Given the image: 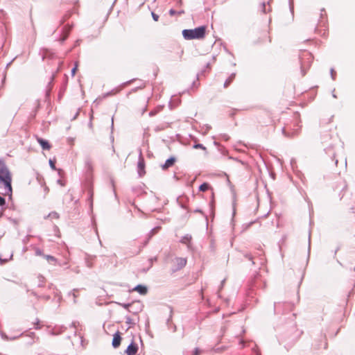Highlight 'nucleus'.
<instances>
[{
    "label": "nucleus",
    "instance_id": "nucleus-1",
    "mask_svg": "<svg viewBox=\"0 0 355 355\" xmlns=\"http://www.w3.org/2000/svg\"><path fill=\"white\" fill-rule=\"evenodd\" d=\"M11 182L10 173L5 162L0 159V187L3 184L5 189L4 194L9 196H12V192Z\"/></svg>",
    "mask_w": 355,
    "mask_h": 355
},
{
    "label": "nucleus",
    "instance_id": "nucleus-2",
    "mask_svg": "<svg viewBox=\"0 0 355 355\" xmlns=\"http://www.w3.org/2000/svg\"><path fill=\"white\" fill-rule=\"evenodd\" d=\"M206 27L204 26L193 29H184L182 31V35L185 40H200L205 37Z\"/></svg>",
    "mask_w": 355,
    "mask_h": 355
},
{
    "label": "nucleus",
    "instance_id": "nucleus-3",
    "mask_svg": "<svg viewBox=\"0 0 355 355\" xmlns=\"http://www.w3.org/2000/svg\"><path fill=\"white\" fill-rule=\"evenodd\" d=\"M302 75L305 76L313 60V55L306 51H303L299 55Z\"/></svg>",
    "mask_w": 355,
    "mask_h": 355
},
{
    "label": "nucleus",
    "instance_id": "nucleus-4",
    "mask_svg": "<svg viewBox=\"0 0 355 355\" xmlns=\"http://www.w3.org/2000/svg\"><path fill=\"white\" fill-rule=\"evenodd\" d=\"M340 199H345L346 201H351L355 203V184L349 187L344 182V187L340 191Z\"/></svg>",
    "mask_w": 355,
    "mask_h": 355
},
{
    "label": "nucleus",
    "instance_id": "nucleus-5",
    "mask_svg": "<svg viewBox=\"0 0 355 355\" xmlns=\"http://www.w3.org/2000/svg\"><path fill=\"white\" fill-rule=\"evenodd\" d=\"M301 126L299 125V122L296 120L292 125H286L282 128L283 135L288 138H292L297 135L300 132Z\"/></svg>",
    "mask_w": 355,
    "mask_h": 355
},
{
    "label": "nucleus",
    "instance_id": "nucleus-6",
    "mask_svg": "<svg viewBox=\"0 0 355 355\" xmlns=\"http://www.w3.org/2000/svg\"><path fill=\"white\" fill-rule=\"evenodd\" d=\"M293 304L288 302H279L274 303V311L275 313L284 314L286 312L291 311L293 309Z\"/></svg>",
    "mask_w": 355,
    "mask_h": 355
},
{
    "label": "nucleus",
    "instance_id": "nucleus-7",
    "mask_svg": "<svg viewBox=\"0 0 355 355\" xmlns=\"http://www.w3.org/2000/svg\"><path fill=\"white\" fill-rule=\"evenodd\" d=\"M137 173L139 177H142L145 173V161L142 155L141 150H139V160L137 163Z\"/></svg>",
    "mask_w": 355,
    "mask_h": 355
},
{
    "label": "nucleus",
    "instance_id": "nucleus-8",
    "mask_svg": "<svg viewBox=\"0 0 355 355\" xmlns=\"http://www.w3.org/2000/svg\"><path fill=\"white\" fill-rule=\"evenodd\" d=\"M174 261L176 263V268L173 269V272L180 270L183 268L187 262V259L183 257H176Z\"/></svg>",
    "mask_w": 355,
    "mask_h": 355
},
{
    "label": "nucleus",
    "instance_id": "nucleus-9",
    "mask_svg": "<svg viewBox=\"0 0 355 355\" xmlns=\"http://www.w3.org/2000/svg\"><path fill=\"white\" fill-rule=\"evenodd\" d=\"M173 318V309L170 308V315L166 320V325L169 330H171L173 332H175L177 331L176 325L172 322Z\"/></svg>",
    "mask_w": 355,
    "mask_h": 355
},
{
    "label": "nucleus",
    "instance_id": "nucleus-10",
    "mask_svg": "<svg viewBox=\"0 0 355 355\" xmlns=\"http://www.w3.org/2000/svg\"><path fill=\"white\" fill-rule=\"evenodd\" d=\"M138 350V346L133 341L128 346L125 353L127 355H135Z\"/></svg>",
    "mask_w": 355,
    "mask_h": 355
},
{
    "label": "nucleus",
    "instance_id": "nucleus-11",
    "mask_svg": "<svg viewBox=\"0 0 355 355\" xmlns=\"http://www.w3.org/2000/svg\"><path fill=\"white\" fill-rule=\"evenodd\" d=\"M121 337L120 335V332L116 331L113 336V339H112V347L114 348L119 347L121 344Z\"/></svg>",
    "mask_w": 355,
    "mask_h": 355
},
{
    "label": "nucleus",
    "instance_id": "nucleus-12",
    "mask_svg": "<svg viewBox=\"0 0 355 355\" xmlns=\"http://www.w3.org/2000/svg\"><path fill=\"white\" fill-rule=\"evenodd\" d=\"M72 28V26L69 25V24H67L66 26H64L62 30V34H63V36H62L59 40L61 42H63L64 41L66 40V39L68 37V35L69 33V32L71 31Z\"/></svg>",
    "mask_w": 355,
    "mask_h": 355
},
{
    "label": "nucleus",
    "instance_id": "nucleus-13",
    "mask_svg": "<svg viewBox=\"0 0 355 355\" xmlns=\"http://www.w3.org/2000/svg\"><path fill=\"white\" fill-rule=\"evenodd\" d=\"M191 235L186 234L182 237L180 239V242L183 244H186L187 245V248L189 250L191 249Z\"/></svg>",
    "mask_w": 355,
    "mask_h": 355
},
{
    "label": "nucleus",
    "instance_id": "nucleus-14",
    "mask_svg": "<svg viewBox=\"0 0 355 355\" xmlns=\"http://www.w3.org/2000/svg\"><path fill=\"white\" fill-rule=\"evenodd\" d=\"M37 141L40 144L43 150H49L51 148V145L48 141L40 137H37Z\"/></svg>",
    "mask_w": 355,
    "mask_h": 355
},
{
    "label": "nucleus",
    "instance_id": "nucleus-15",
    "mask_svg": "<svg viewBox=\"0 0 355 355\" xmlns=\"http://www.w3.org/2000/svg\"><path fill=\"white\" fill-rule=\"evenodd\" d=\"M133 291L138 292L141 295H146L148 293V288L141 284L137 285Z\"/></svg>",
    "mask_w": 355,
    "mask_h": 355
},
{
    "label": "nucleus",
    "instance_id": "nucleus-16",
    "mask_svg": "<svg viewBox=\"0 0 355 355\" xmlns=\"http://www.w3.org/2000/svg\"><path fill=\"white\" fill-rule=\"evenodd\" d=\"M175 162V158L173 157H171L168 159H167L165 162V163L162 166V169L165 170L168 168L172 166Z\"/></svg>",
    "mask_w": 355,
    "mask_h": 355
},
{
    "label": "nucleus",
    "instance_id": "nucleus-17",
    "mask_svg": "<svg viewBox=\"0 0 355 355\" xmlns=\"http://www.w3.org/2000/svg\"><path fill=\"white\" fill-rule=\"evenodd\" d=\"M67 329L64 326L55 327L50 332L51 335H58Z\"/></svg>",
    "mask_w": 355,
    "mask_h": 355
},
{
    "label": "nucleus",
    "instance_id": "nucleus-18",
    "mask_svg": "<svg viewBox=\"0 0 355 355\" xmlns=\"http://www.w3.org/2000/svg\"><path fill=\"white\" fill-rule=\"evenodd\" d=\"M260 10L263 12V13H266L267 12L270 11V4H269V2H263L261 3V4L260 5Z\"/></svg>",
    "mask_w": 355,
    "mask_h": 355
},
{
    "label": "nucleus",
    "instance_id": "nucleus-19",
    "mask_svg": "<svg viewBox=\"0 0 355 355\" xmlns=\"http://www.w3.org/2000/svg\"><path fill=\"white\" fill-rule=\"evenodd\" d=\"M23 335V334H20L18 336H12V337H9L8 336H7L5 333H1V338L6 340H14L18 338H19L20 336H21Z\"/></svg>",
    "mask_w": 355,
    "mask_h": 355
},
{
    "label": "nucleus",
    "instance_id": "nucleus-20",
    "mask_svg": "<svg viewBox=\"0 0 355 355\" xmlns=\"http://www.w3.org/2000/svg\"><path fill=\"white\" fill-rule=\"evenodd\" d=\"M159 229H160V227L157 226V227H155L153 228L150 230V232L148 234V240L146 242V244L148 242V241L151 239V237L153 236L154 234H155L156 233L158 232Z\"/></svg>",
    "mask_w": 355,
    "mask_h": 355
},
{
    "label": "nucleus",
    "instance_id": "nucleus-21",
    "mask_svg": "<svg viewBox=\"0 0 355 355\" xmlns=\"http://www.w3.org/2000/svg\"><path fill=\"white\" fill-rule=\"evenodd\" d=\"M88 194H89L88 201L89 202L90 209H91V211H92V208H93V191H92V188L89 189Z\"/></svg>",
    "mask_w": 355,
    "mask_h": 355
},
{
    "label": "nucleus",
    "instance_id": "nucleus-22",
    "mask_svg": "<svg viewBox=\"0 0 355 355\" xmlns=\"http://www.w3.org/2000/svg\"><path fill=\"white\" fill-rule=\"evenodd\" d=\"M44 257L49 262L53 263V264H56L58 263V259L51 255H44Z\"/></svg>",
    "mask_w": 355,
    "mask_h": 355
},
{
    "label": "nucleus",
    "instance_id": "nucleus-23",
    "mask_svg": "<svg viewBox=\"0 0 355 355\" xmlns=\"http://www.w3.org/2000/svg\"><path fill=\"white\" fill-rule=\"evenodd\" d=\"M235 78V73H232L224 83V87H227Z\"/></svg>",
    "mask_w": 355,
    "mask_h": 355
},
{
    "label": "nucleus",
    "instance_id": "nucleus-24",
    "mask_svg": "<svg viewBox=\"0 0 355 355\" xmlns=\"http://www.w3.org/2000/svg\"><path fill=\"white\" fill-rule=\"evenodd\" d=\"M209 189H210V185L207 182L202 183L199 187V190L200 191H203V192L209 190Z\"/></svg>",
    "mask_w": 355,
    "mask_h": 355
},
{
    "label": "nucleus",
    "instance_id": "nucleus-25",
    "mask_svg": "<svg viewBox=\"0 0 355 355\" xmlns=\"http://www.w3.org/2000/svg\"><path fill=\"white\" fill-rule=\"evenodd\" d=\"M48 218L57 219L59 218V214L55 211H52V212L49 213L46 216L44 217V218Z\"/></svg>",
    "mask_w": 355,
    "mask_h": 355
},
{
    "label": "nucleus",
    "instance_id": "nucleus-26",
    "mask_svg": "<svg viewBox=\"0 0 355 355\" xmlns=\"http://www.w3.org/2000/svg\"><path fill=\"white\" fill-rule=\"evenodd\" d=\"M85 167L87 171H91L92 170V163L89 159L85 160Z\"/></svg>",
    "mask_w": 355,
    "mask_h": 355
},
{
    "label": "nucleus",
    "instance_id": "nucleus-27",
    "mask_svg": "<svg viewBox=\"0 0 355 355\" xmlns=\"http://www.w3.org/2000/svg\"><path fill=\"white\" fill-rule=\"evenodd\" d=\"M38 279V286L42 287L44 285V283L45 282V278L42 275H40L37 277Z\"/></svg>",
    "mask_w": 355,
    "mask_h": 355
},
{
    "label": "nucleus",
    "instance_id": "nucleus-28",
    "mask_svg": "<svg viewBox=\"0 0 355 355\" xmlns=\"http://www.w3.org/2000/svg\"><path fill=\"white\" fill-rule=\"evenodd\" d=\"M244 257H245L249 261H252V264H254V261H253V256L250 253L244 252L243 253Z\"/></svg>",
    "mask_w": 355,
    "mask_h": 355
},
{
    "label": "nucleus",
    "instance_id": "nucleus-29",
    "mask_svg": "<svg viewBox=\"0 0 355 355\" xmlns=\"http://www.w3.org/2000/svg\"><path fill=\"white\" fill-rule=\"evenodd\" d=\"M120 90H121V89H113L111 92L106 93L105 94V96H110V95H112V94H115L118 93Z\"/></svg>",
    "mask_w": 355,
    "mask_h": 355
},
{
    "label": "nucleus",
    "instance_id": "nucleus-30",
    "mask_svg": "<svg viewBox=\"0 0 355 355\" xmlns=\"http://www.w3.org/2000/svg\"><path fill=\"white\" fill-rule=\"evenodd\" d=\"M111 129H112V132H111V135H110V140L112 142H113L114 139V136L112 135V132L114 130V117L112 118Z\"/></svg>",
    "mask_w": 355,
    "mask_h": 355
},
{
    "label": "nucleus",
    "instance_id": "nucleus-31",
    "mask_svg": "<svg viewBox=\"0 0 355 355\" xmlns=\"http://www.w3.org/2000/svg\"><path fill=\"white\" fill-rule=\"evenodd\" d=\"M193 148H196V149H198V148H200V149H202L204 150H206V148L201 144H196L193 145Z\"/></svg>",
    "mask_w": 355,
    "mask_h": 355
},
{
    "label": "nucleus",
    "instance_id": "nucleus-32",
    "mask_svg": "<svg viewBox=\"0 0 355 355\" xmlns=\"http://www.w3.org/2000/svg\"><path fill=\"white\" fill-rule=\"evenodd\" d=\"M37 297L39 298V299H42V300H44L46 301H48L50 300V296L49 295H40V296H37Z\"/></svg>",
    "mask_w": 355,
    "mask_h": 355
},
{
    "label": "nucleus",
    "instance_id": "nucleus-33",
    "mask_svg": "<svg viewBox=\"0 0 355 355\" xmlns=\"http://www.w3.org/2000/svg\"><path fill=\"white\" fill-rule=\"evenodd\" d=\"M76 291H77V289H73L72 291H71V292L69 293V295H73V299H74V300H73L74 303H76V297H77V295H76V293H75V292H76Z\"/></svg>",
    "mask_w": 355,
    "mask_h": 355
},
{
    "label": "nucleus",
    "instance_id": "nucleus-34",
    "mask_svg": "<svg viewBox=\"0 0 355 355\" xmlns=\"http://www.w3.org/2000/svg\"><path fill=\"white\" fill-rule=\"evenodd\" d=\"M151 15H152V17L154 21H158L159 17L157 14L155 13L154 12H152Z\"/></svg>",
    "mask_w": 355,
    "mask_h": 355
},
{
    "label": "nucleus",
    "instance_id": "nucleus-35",
    "mask_svg": "<svg viewBox=\"0 0 355 355\" xmlns=\"http://www.w3.org/2000/svg\"><path fill=\"white\" fill-rule=\"evenodd\" d=\"M35 254L37 256H42L44 257V254L42 253V251L40 249V248H36L35 249Z\"/></svg>",
    "mask_w": 355,
    "mask_h": 355
},
{
    "label": "nucleus",
    "instance_id": "nucleus-36",
    "mask_svg": "<svg viewBox=\"0 0 355 355\" xmlns=\"http://www.w3.org/2000/svg\"><path fill=\"white\" fill-rule=\"evenodd\" d=\"M330 74H331V77L332 80H334L336 79V71H334V69L333 68H331L330 70Z\"/></svg>",
    "mask_w": 355,
    "mask_h": 355
},
{
    "label": "nucleus",
    "instance_id": "nucleus-37",
    "mask_svg": "<svg viewBox=\"0 0 355 355\" xmlns=\"http://www.w3.org/2000/svg\"><path fill=\"white\" fill-rule=\"evenodd\" d=\"M49 165L51 166V168L53 170H55L56 168H55V162L52 159H49Z\"/></svg>",
    "mask_w": 355,
    "mask_h": 355
},
{
    "label": "nucleus",
    "instance_id": "nucleus-38",
    "mask_svg": "<svg viewBox=\"0 0 355 355\" xmlns=\"http://www.w3.org/2000/svg\"><path fill=\"white\" fill-rule=\"evenodd\" d=\"M125 322L127 324H135V322L132 321V320L130 317H127L126 318Z\"/></svg>",
    "mask_w": 355,
    "mask_h": 355
},
{
    "label": "nucleus",
    "instance_id": "nucleus-39",
    "mask_svg": "<svg viewBox=\"0 0 355 355\" xmlns=\"http://www.w3.org/2000/svg\"><path fill=\"white\" fill-rule=\"evenodd\" d=\"M56 264L59 265L60 266H67L68 265V262L67 261L60 262L58 261V263Z\"/></svg>",
    "mask_w": 355,
    "mask_h": 355
},
{
    "label": "nucleus",
    "instance_id": "nucleus-40",
    "mask_svg": "<svg viewBox=\"0 0 355 355\" xmlns=\"http://www.w3.org/2000/svg\"><path fill=\"white\" fill-rule=\"evenodd\" d=\"M134 80H135V79H132V80H128V81H127V82L123 83L121 85V87H125V86H126V85H128L129 84H130V83H131L132 81H134Z\"/></svg>",
    "mask_w": 355,
    "mask_h": 355
},
{
    "label": "nucleus",
    "instance_id": "nucleus-41",
    "mask_svg": "<svg viewBox=\"0 0 355 355\" xmlns=\"http://www.w3.org/2000/svg\"><path fill=\"white\" fill-rule=\"evenodd\" d=\"M6 204L5 198L0 196V206H3Z\"/></svg>",
    "mask_w": 355,
    "mask_h": 355
},
{
    "label": "nucleus",
    "instance_id": "nucleus-42",
    "mask_svg": "<svg viewBox=\"0 0 355 355\" xmlns=\"http://www.w3.org/2000/svg\"><path fill=\"white\" fill-rule=\"evenodd\" d=\"M77 67H78V64H77V63H76L75 67L71 69V71L72 76L75 75L76 69H77Z\"/></svg>",
    "mask_w": 355,
    "mask_h": 355
},
{
    "label": "nucleus",
    "instance_id": "nucleus-43",
    "mask_svg": "<svg viewBox=\"0 0 355 355\" xmlns=\"http://www.w3.org/2000/svg\"><path fill=\"white\" fill-rule=\"evenodd\" d=\"M176 14H177V11H176L175 10H174V9L171 8V9L169 10V15H170L171 16H173V15H176Z\"/></svg>",
    "mask_w": 355,
    "mask_h": 355
},
{
    "label": "nucleus",
    "instance_id": "nucleus-44",
    "mask_svg": "<svg viewBox=\"0 0 355 355\" xmlns=\"http://www.w3.org/2000/svg\"><path fill=\"white\" fill-rule=\"evenodd\" d=\"M157 111L156 110H152L149 112V116H155L156 114H157Z\"/></svg>",
    "mask_w": 355,
    "mask_h": 355
},
{
    "label": "nucleus",
    "instance_id": "nucleus-45",
    "mask_svg": "<svg viewBox=\"0 0 355 355\" xmlns=\"http://www.w3.org/2000/svg\"><path fill=\"white\" fill-rule=\"evenodd\" d=\"M209 208H210V211L211 212L214 211V201H211L210 203H209Z\"/></svg>",
    "mask_w": 355,
    "mask_h": 355
},
{
    "label": "nucleus",
    "instance_id": "nucleus-46",
    "mask_svg": "<svg viewBox=\"0 0 355 355\" xmlns=\"http://www.w3.org/2000/svg\"><path fill=\"white\" fill-rule=\"evenodd\" d=\"M221 137L225 141H227L230 139V137L225 134L223 135Z\"/></svg>",
    "mask_w": 355,
    "mask_h": 355
},
{
    "label": "nucleus",
    "instance_id": "nucleus-47",
    "mask_svg": "<svg viewBox=\"0 0 355 355\" xmlns=\"http://www.w3.org/2000/svg\"><path fill=\"white\" fill-rule=\"evenodd\" d=\"M78 324H79V322H77V321H74V322H73L71 323V327H75V328H76V327H77V325H78Z\"/></svg>",
    "mask_w": 355,
    "mask_h": 355
},
{
    "label": "nucleus",
    "instance_id": "nucleus-48",
    "mask_svg": "<svg viewBox=\"0 0 355 355\" xmlns=\"http://www.w3.org/2000/svg\"><path fill=\"white\" fill-rule=\"evenodd\" d=\"M121 306L124 308L128 309L129 306H130V304H122Z\"/></svg>",
    "mask_w": 355,
    "mask_h": 355
},
{
    "label": "nucleus",
    "instance_id": "nucleus-49",
    "mask_svg": "<svg viewBox=\"0 0 355 355\" xmlns=\"http://www.w3.org/2000/svg\"><path fill=\"white\" fill-rule=\"evenodd\" d=\"M40 328H41V327L39 324V320H37V323L35 325V329H40Z\"/></svg>",
    "mask_w": 355,
    "mask_h": 355
},
{
    "label": "nucleus",
    "instance_id": "nucleus-50",
    "mask_svg": "<svg viewBox=\"0 0 355 355\" xmlns=\"http://www.w3.org/2000/svg\"><path fill=\"white\" fill-rule=\"evenodd\" d=\"M225 282V279H223L222 282H221V284H220V286L219 287V291L222 289V288L223 287V285H224V283Z\"/></svg>",
    "mask_w": 355,
    "mask_h": 355
},
{
    "label": "nucleus",
    "instance_id": "nucleus-51",
    "mask_svg": "<svg viewBox=\"0 0 355 355\" xmlns=\"http://www.w3.org/2000/svg\"><path fill=\"white\" fill-rule=\"evenodd\" d=\"M194 212L203 214L202 211L201 209H195Z\"/></svg>",
    "mask_w": 355,
    "mask_h": 355
},
{
    "label": "nucleus",
    "instance_id": "nucleus-52",
    "mask_svg": "<svg viewBox=\"0 0 355 355\" xmlns=\"http://www.w3.org/2000/svg\"><path fill=\"white\" fill-rule=\"evenodd\" d=\"M44 191L45 193H47L49 192V188L46 186H44Z\"/></svg>",
    "mask_w": 355,
    "mask_h": 355
},
{
    "label": "nucleus",
    "instance_id": "nucleus-53",
    "mask_svg": "<svg viewBox=\"0 0 355 355\" xmlns=\"http://www.w3.org/2000/svg\"><path fill=\"white\" fill-rule=\"evenodd\" d=\"M184 11L183 10H180L177 11V14L178 15H182V14H184Z\"/></svg>",
    "mask_w": 355,
    "mask_h": 355
},
{
    "label": "nucleus",
    "instance_id": "nucleus-54",
    "mask_svg": "<svg viewBox=\"0 0 355 355\" xmlns=\"http://www.w3.org/2000/svg\"><path fill=\"white\" fill-rule=\"evenodd\" d=\"M157 261V257H153L150 259V263H152L153 261Z\"/></svg>",
    "mask_w": 355,
    "mask_h": 355
},
{
    "label": "nucleus",
    "instance_id": "nucleus-55",
    "mask_svg": "<svg viewBox=\"0 0 355 355\" xmlns=\"http://www.w3.org/2000/svg\"><path fill=\"white\" fill-rule=\"evenodd\" d=\"M72 270H73V272H76V273H78V272H79V270H78V268H74V269H72Z\"/></svg>",
    "mask_w": 355,
    "mask_h": 355
},
{
    "label": "nucleus",
    "instance_id": "nucleus-56",
    "mask_svg": "<svg viewBox=\"0 0 355 355\" xmlns=\"http://www.w3.org/2000/svg\"><path fill=\"white\" fill-rule=\"evenodd\" d=\"M65 17H64L61 20V21H60V24H64V21H65V20H66V18H65Z\"/></svg>",
    "mask_w": 355,
    "mask_h": 355
},
{
    "label": "nucleus",
    "instance_id": "nucleus-57",
    "mask_svg": "<svg viewBox=\"0 0 355 355\" xmlns=\"http://www.w3.org/2000/svg\"><path fill=\"white\" fill-rule=\"evenodd\" d=\"M235 212H236V209H235V205L234 204L233 205V216L235 215Z\"/></svg>",
    "mask_w": 355,
    "mask_h": 355
},
{
    "label": "nucleus",
    "instance_id": "nucleus-58",
    "mask_svg": "<svg viewBox=\"0 0 355 355\" xmlns=\"http://www.w3.org/2000/svg\"><path fill=\"white\" fill-rule=\"evenodd\" d=\"M53 287H54V286H53V284H49V289H51V288H53Z\"/></svg>",
    "mask_w": 355,
    "mask_h": 355
},
{
    "label": "nucleus",
    "instance_id": "nucleus-59",
    "mask_svg": "<svg viewBox=\"0 0 355 355\" xmlns=\"http://www.w3.org/2000/svg\"><path fill=\"white\" fill-rule=\"evenodd\" d=\"M310 240H311V235H309V248L310 249Z\"/></svg>",
    "mask_w": 355,
    "mask_h": 355
},
{
    "label": "nucleus",
    "instance_id": "nucleus-60",
    "mask_svg": "<svg viewBox=\"0 0 355 355\" xmlns=\"http://www.w3.org/2000/svg\"><path fill=\"white\" fill-rule=\"evenodd\" d=\"M29 336H31V337H33V336H35V333L34 332H31Z\"/></svg>",
    "mask_w": 355,
    "mask_h": 355
},
{
    "label": "nucleus",
    "instance_id": "nucleus-61",
    "mask_svg": "<svg viewBox=\"0 0 355 355\" xmlns=\"http://www.w3.org/2000/svg\"><path fill=\"white\" fill-rule=\"evenodd\" d=\"M333 92H334V90L333 91ZM332 96L335 98H337V96L334 93L332 94Z\"/></svg>",
    "mask_w": 355,
    "mask_h": 355
},
{
    "label": "nucleus",
    "instance_id": "nucleus-62",
    "mask_svg": "<svg viewBox=\"0 0 355 355\" xmlns=\"http://www.w3.org/2000/svg\"><path fill=\"white\" fill-rule=\"evenodd\" d=\"M211 128L209 125H206V130H208Z\"/></svg>",
    "mask_w": 355,
    "mask_h": 355
},
{
    "label": "nucleus",
    "instance_id": "nucleus-63",
    "mask_svg": "<svg viewBox=\"0 0 355 355\" xmlns=\"http://www.w3.org/2000/svg\"><path fill=\"white\" fill-rule=\"evenodd\" d=\"M322 12H324V9L321 10V17H322V16H323Z\"/></svg>",
    "mask_w": 355,
    "mask_h": 355
},
{
    "label": "nucleus",
    "instance_id": "nucleus-64",
    "mask_svg": "<svg viewBox=\"0 0 355 355\" xmlns=\"http://www.w3.org/2000/svg\"><path fill=\"white\" fill-rule=\"evenodd\" d=\"M54 77H55V76H54V75H53V76H52V77H51V80H53V79H54Z\"/></svg>",
    "mask_w": 355,
    "mask_h": 355
}]
</instances>
